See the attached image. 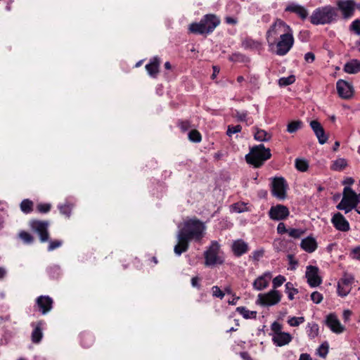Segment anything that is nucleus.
Instances as JSON below:
<instances>
[{
    "label": "nucleus",
    "mask_w": 360,
    "mask_h": 360,
    "mask_svg": "<svg viewBox=\"0 0 360 360\" xmlns=\"http://www.w3.org/2000/svg\"><path fill=\"white\" fill-rule=\"evenodd\" d=\"M269 51L278 56H285L293 47V30L284 20L276 18L265 34Z\"/></svg>",
    "instance_id": "obj_1"
},
{
    "label": "nucleus",
    "mask_w": 360,
    "mask_h": 360,
    "mask_svg": "<svg viewBox=\"0 0 360 360\" xmlns=\"http://www.w3.org/2000/svg\"><path fill=\"white\" fill-rule=\"evenodd\" d=\"M205 230L204 223L196 217L185 220L177 233L178 243L174 248V253L180 256L188 250L191 241L201 240Z\"/></svg>",
    "instance_id": "obj_2"
},
{
    "label": "nucleus",
    "mask_w": 360,
    "mask_h": 360,
    "mask_svg": "<svg viewBox=\"0 0 360 360\" xmlns=\"http://www.w3.org/2000/svg\"><path fill=\"white\" fill-rule=\"evenodd\" d=\"M339 19L338 8L326 5L314 9L309 17L310 22L314 25H330Z\"/></svg>",
    "instance_id": "obj_3"
},
{
    "label": "nucleus",
    "mask_w": 360,
    "mask_h": 360,
    "mask_svg": "<svg viewBox=\"0 0 360 360\" xmlns=\"http://www.w3.org/2000/svg\"><path fill=\"white\" fill-rule=\"evenodd\" d=\"M220 22L219 18L215 14H206L202 16L199 22L190 24L188 30L193 34L207 35L213 32Z\"/></svg>",
    "instance_id": "obj_4"
},
{
    "label": "nucleus",
    "mask_w": 360,
    "mask_h": 360,
    "mask_svg": "<svg viewBox=\"0 0 360 360\" xmlns=\"http://www.w3.org/2000/svg\"><path fill=\"white\" fill-rule=\"evenodd\" d=\"M271 157V150L265 148L264 144H259L250 148L249 153L245 155V160L254 167L259 168Z\"/></svg>",
    "instance_id": "obj_5"
},
{
    "label": "nucleus",
    "mask_w": 360,
    "mask_h": 360,
    "mask_svg": "<svg viewBox=\"0 0 360 360\" xmlns=\"http://www.w3.org/2000/svg\"><path fill=\"white\" fill-rule=\"evenodd\" d=\"M220 245L216 240H212L204 252L205 265L212 267L215 265H221L224 258L219 255Z\"/></svg>",
    "instance_id": "obj_6"
},
{
    "label": "nucleus",
    "mask_w": 360,
    "mask_h": 360,
    "mask_svg": "<svg viewBox=\"0 0 360 360\" xmlns=\"http://www.w3.org/2000/svg\"><path fill=\"white\" fill-rule=\"evenodd\" d=\"M288 185L286 180L282 177H274L271 184V192L274 197L280 200H285L287 197Z\"/></svg>",
    "instance_id": "obj_7"
},
{
    "label": "nucleus",
    "mask_w": 360,
    "mask_h": 360,
    "mask_svg": "<svg viewBox=\"0 0 360 360\" xmlns=\"http://www.w3.org/2000/svg\"><path fill=\"white\" fill-rule=\"evenodd\" d=\"M281 297L278 290H271L267 293L259 294L256 303L264 307L274 306L281 301Z\"/></svg>",
    "instance_id": "obj_8"
},
{
    "label": "nucleus",
    "mask_w": 360,
    "mask_h": 360,
    "mask_svg": "<svg viewBox=\"0 0 360 360\" xmlns=\"http://www.w3.org/2000/svg\"><path fill=\"white\" fill-rule=\"evenodd\" d=\"M354 277L352 274L345 272L340 278L337 285V293L341 297H346L352 290Z\"/></svg>",
    "instance_id": "obj_9"
},
{
    "label": "nucleus",
    "mask_w": 360,
    "mask_h": 360,
    "mask_svg": "<svg viewBox=\"0 0 360 360\" xmlns=\"http://www.w3.org/2000/svg\"><path fill=\"white\" fill-rule=\"evenodd\" d=\"M338 11H340L342 14V18L344 20L351 18L356 9V3L354 0H338L337 1Z\"/></svg>",
    "instance_id": "obj_10"
},
{
    "label": "nucleus",
    "mask_w": 360,
    "mask_h": 360,
    "mask_svg": "<svg viewBox=\"0 0 360 360\" xmlns=\"http://www.w3.org/2000/svg\"><path fill=\"white\" fill-rule=\"evenodd\" d=\"M323 323L334 333L340 334L345 330V328L342 326L335 313H330L326 315Z\"/></svg>",
    "instance_id": "obj_11"
},
{
    "label": "nucleus",
    "mask_w": 360,
    "mask_h": 360,
    "mask_svg": "<svg viewBox=\"0 0 360 360\" xmlns=\"http://www.w3.org/2000/svg\"><path fill=\"white\" fill-rule=\"evenodd\" d=\"M268 214L269 218L274 221H281L289 216L290 211L286 206L278 204L271 207Z\"/></svg>",
    "instance_id": "obj_12"
},
{
    "label": "nucleus",
    "mask_w": 360,
    "mask_h": 360,
    "mask_svg": "<svg viewBox=\"0 0 360 360\" xmlns=\"http://www.w3.org/2000/svg\"><path fill=\"white\" fill-rule=\"evenodd\" d=\"M31 228L39 234L41 243L48 241L49 236L48 232L49 222L46 221L34 220L31 222Z\"/></svg>",
    "instance_id": "obj_13"
},
{
    "label": "nucleus",
    "mask_w": 360,
    "mask_h": 360,
    "mask_svg": "<svg viewBox=\"0 0 360 360\" xmlns=\"http://www.w3.org/2000/svg\"><path fill=\"white\" fill-rule=\"evenodd\" d=\"M53 300L49 295H40L35 300L34 307L43 315L46 314L53 308Z\"/></svg>",
    "instance_id": "obj_14"
},
{
    "label": "nucleus",
    "mask_w": 360,
    "mask_h": 360,
    "mask_svg": "<svg viewBox=\"0 0 360 360\" xmlns=\"http://www.w3.org/2000/svg\"><path fill=\"white\" fill-rule=\"evenodd\" d=\"M336 89L339 96L344 99L352 97L354 90L352 86L343 79H339L336 83Z\"/></svg>",
    "instance_id": "obj_15"
},
{
    "label": "nucleus",
    "mask_w": 360,
    "mask_h": 360,
    "mask_svg": "<svg viewBox=\"0 0 360 360\" xmlns=\"http://www.w3.org/2000/svg\"><path fill=\"white\" fill-rule=\"evenodd\" d=\"M285 12L295 13L302 20H305L309 15L308 11L304 6L295 2L289 3L285 8Z\"/></svg>",
    "instance_id": "obj_16"
},
{
    "label": "nucleus",
    "mask_w": 360,
    "mask_h": 360,
    "mask_svg": "<svg viewBox=\"0 0 360 360\" xmlns=\"http://www.w3.org/2000/svg\"><path fill=\"white\" fill-rule=\"evenodd\" d=\"M241 46L244 49L256 51L259 53L264 50L262 42L250 37H245L241 39Z\"/></svg>",
    "instance_id": "obj_17"
},
{
    "label": "nucleus",
    "mask_w": 360,
    "mask_h": 360,
    "mask_svg": "<svg viewBox=\"0 0 360 360\" xmlns=\"http://www.w3.org/2000/svg\"><path fill=\"white\" fill-rule=\"evenodd\" d=\"M331 223L340 231L346 232L350 229L348 221L340 212L334 214L331 219Z\"/></svg>",
    "instance_id": "obj_18"
},
{
    "label": "nucleus",
    "mask_w": 360,
    "mask_h": 360,
    "mask_svg": "<svg viewBox=\"0 0 360 360\" xmlns=\"http://www.w3.org/2000/svg\"><path fill=\"white\" fill-rule=\"evenodd\" d=\"M318 274V267L311 265L307 267L306 277L307 278V282L311 287H316L321 283V279Z\"/></svg>",
    "instance_id": "obj_19"
},
{
    "label": "nucleus",
    "mask_w": 360,
    "mask_h": 360,
    "mask_svg": "<svg viewBox=\"0 0 360 360\" xmlns=\"http://www.w3.org/2000/svg\"><path fill=\"white\" fill-rule=\"evenodd\" d=\"M231 250L236 257H240L248 252L249 246L243 239H238L233 242Z\"/></svg>",
    "instance_id": "obj_20"
},
{
    "label": "nucleus",
    "mask_w": 360,
    "mask_h": 360,
    "mask_svg": "<svg viewBox=\"0 0 360 360\" xmlns=\"http://www.w3.org/2000/svg\"><path fill=\"white\" fill-rule=\"evenodd\" d=\"M310 126L316 134L320 144H323L328 141V136L326 135L325 131L321 123L317 120H312Z\"/></svg>",
    "instance_id": "obj_21"
},
{
    "label": "nucleus",
    "mask_w": 360,
    "mask_h": 360,
    "mask_svg": "<svg viewBox=\"0 0 360 360\" xmlns=\"http://www.w3.org/2000/svg\"><path fill=\"white\" fill-rule=\"evenodd\" d=\"M271 273L265 272L262 276L257 278L252 283L253 288L256 290L260 291L266 288L269 283L271 278Z\"/></svg>",
    "instance_id": "obj_22"
},
{
    "label": "nucleus",
    "mask_w": 360,
    "mask_h": 360,
    "mask_svg": "<svg viewBox=\"0 0 360 360\" xmlns=\"http://www.w3.org/2000/svg\"><path fill=\"white\" fill-rule=\"evenodd\" d=\"M300 247L305 252L312 253L317 249L318 245L314 237L307 236L302 240Z\"/></svg>",
    "instance_id": "obj_23"
},
{
    "label": "nucleus",
    "mask_w": 360,
    "mask_h": 360,
    "mask_svg": "<svg viewBox=\"0 0 360 360\" xmlns=\"http://www.w3.org/2000/svg\"><path fill=\"white\" fill-rule=\"evenodd\" d=\"M75 205V202L72 199L68 198L63 203L58 205V209L61 214L69 219L72 214V210Z\"/></svg>",
    "instance_id": "obj_24"
},
{
    "label": "nucleus",
    "mask_w": 360,
    "mask_h": 360,
    "mask_svg": "<svg viewBox=\"0 0 360 360\" xmlns=\"http://www.w3.org/2000/svg\"><path fill=\"white\" fill-rule=\"evenodd\" d=\"M44 322L42 321H39L37 323H32V326L34 328L31 334V340L32 342L34 344H38L41 342L43 338L42 333V326Z\"/></svg>",
    "instance_id": "obj_25"
},
{
    "label": "nucleus",
    "mask_w": 360,
    "mask_h": 360,
    "mask_svg": "<svg viewBox=\"0 0 360 360\" xmlns=\"http://www.w3.org/2000/svg\"><path fill=\"white\" fill-rule=\"evenodd\" d=\"M292 336L290 333L282 332L274 334L272 338V341L274 345L278 347H282L288 345L292 340Z\"/></svg>",
    "instance_id": "obj_26"
},
{
    "label": "nucleus",
    "mask_w": 360,
    "mask_h": 360,
    "mask_svg": "<svg viewBox=\"0 0 360 360\" xmlns=\"http://www.w3.org/2000/svg\"><path fill=\"white\" fill-rule=\"evenodd\" d=\"M160 60L158 56H154L150 60V62L146 64V70L152 77H156L159 72V68Z\"/></svg>",
    "instance_id": "obj_27"
},
{
    "label": "nucleus",
    "mask_w": 360,
    "mask_h": 360,
    "mask_svg": "<svg viewBox=\"0 0 360 360\" xmlns=\"http://www.w3.org/2000/svg\"><path fill=\"white\" fill-rule=\"evenodd\" d=\"M359 195L357 194L349 187L345 186L343 190V198H346V201L354 204L356 206L359 204Z\"/></svg>",
    "instance_id": "obj_28"
},
{
    "label": "nucleus",
    "mask_w": 360,
    "mask_h": 360,
    "mask_svg": "<svg viewBox=\"0 0 360 360\" xmlns=\"http://www.w3.org/2000/svg\"><path fill=\"white\" fill-rule=\"evenodd\" d=\"M343 70L348 74H356L360 72V61L353 59L345 63Z\"/></svg>",
    "instance_id": "obj_29"
},
{
    "label": "nucleus",
    "mask_w": 360,
    "mask_h": 360,
    "mask_svg": "<svg viewBox=\"0 0 360 360\" xmlns=\"http://www.w3.org/2000/svg\"><path fill=\"white\" fill-rule=\"evenodd\" d=\"M254 138L256 141L260 142L269 141L271 139V134L268 133L264 129L258 127L254 128Z\"/></svg>",
    "instance_id": "obj_30"
},
{
    "label": "nucleus",
    "mask_w": 360,
    "mask_h": 360,
    "mask_svg": "<svg viewBox=\"0 0 360 360\" xmlns=\"http://www.w3.org/2000/svg\"><path fill=\"white\" fill-rule=\"evenodd\" d=\"M306 330L307 335L310 339H314L319 335V326L315 322L308 323Z\"/></svg>",
    "instance_id": "obj_31"
},
{
    "label": "nucleus",
    "mask_w": 360,
    "mask_h": 360,
    "mask_svg": "<svg viewBox=\"0 0 360 360\" xmlns=\"http://www.w3.org/2000/svg\"><path fill=\"white\" fill-rule=\"evenodd\" d=\"M347 166V162L345 158H338L334 160L330 166V169L333 171H342Z\"/></svg>",
    "instance_id": "obj_32"
},
{
    "label": "nucleus",
    "mask_w": 360,
    "mask_h": 360,
    "mask_svg": "<svg viewBox=\"0 0 360 360\" xmlns=\"http://www.w3.org/2000/svg\"><path fill=\"white\" fill-rule=\"evenodd\" d=\"M236 311L238 312L245 319H256L257 311H250L245 307H238L236 308Z\"/></svg>",
    "instance_id": "obj_33"
},
{
    "label": "nucleus",
    "mask_w": 360,
    "mask_h": 360,
    "mask_svg": "<svg viewBox=\"0 0 360 360\" xmlns=\"http://www.w3.org/2000/svg\"><path fill=\"white\" fill-rule=\"evenodd\" d=\"M33 202L30 199H24L20 205V210L25 214H30L33 211Z\"/></svg>",
    "instance_id": "obj_34"
},
{
    "label": "nucleus",
    "mask_w": 360,
    "mask_h": 360,
    "mask_svg": "<svg viewBox=\"0 0 360 360\" xmlns=\"http://www.w3.org/2000/svg\"><path fill=\"white\" fill-rule=\"evenodd\" d=\"M355 207L356 205L354 204L346 201L345 198H342L340 202L337 205L338 210H344L346 214L349 212Z\"/></svg>",
    "instance_id": "obj_35"
},
{
    "label": "nucleus",
    "mask_w": 360,
    "mask_h": 360,
    "mask_svg": "<svg viewBox=\"0 0 360 360\" xmlns=\"http://www.w3.org/2000/svg\"><path fill=\"white\" fill-rule=\"evenodd\" d=\"M285 292L288 295V297L290 300L294 299V295L298 293V290L294 287V285L291 282H288L285 285Z\"/></svg>",
    "instance_id": "obj_36"
},
{
    "label": "nucleus",
    "mask_w": 360,
    "mask_h": 360,
    "mask_svg": "<svg viewBox=\"0 0 360 360\" xmlns=\"http://www.w3.org/2000/svg\"><path fill=\"white\" fill-rule=\"evenodd\" d=\"M328 350L329 344L327 341H325L317 348L316 354L322 358H326Z\"/></svg>",
    "instance_id": "obj_37"
},
{
    "label": "nucleus",
    "mask_w": 360,
    "mask_h": 360,
    "mask_svg": "<svg viewBox=\"0 0 360 360\" xmlns=\"http://www.w3.org/2000/svg\"><path fill=\"white\" fill-rule=\"evenodd\" d=\"M229 60L234 63H244L247 60L245 55L236 52L229 56Z\"/></svg>",
    "instance_id": "obj_38"
},
{
    "label": "nucleus",
    "mask_w": 360,
    "mask_h": 360,
    "mask_svg": "<svg viewBox=\"0 0 360 360\" xmlns=\"http://www.w3.org/2000/svg\"><path fill=\"white\" fill-rule=\"evenodd\" d=\"M295 82V77L291 75L288 77H281L278 79V85L280 86H286L293 84Z\"/></svg>",
    "instance_id": "obj_39"
},
{
    "label": "nucleus",
    "mask_w": 360,
    "mask_h": 360,
    "mask_svg": "<svg viewBox=\"0 0 360 360\" xmlns=\"http://www.w3.org/2000/svg\"><path fill=\"white\" fill-rule=\"evenodd\" d=\"M19 238L24 242L25 244H32L34 242V237L28 232L25 231H21L19 234Z\"/></svg>",
    "instance_id": "obj_40"
},
{
    "label": "nucleus",
    "mask_w": 360,
    "mask_h": 360,
    "mask_svg": "<svg viewBox=\"0 0 360 360\" xmlns=\"http://www.w3.org/2000/svg\"><path fill=\"white\" fill-rule=\"evenodd\" d=\"M302 125V122L300 120L292 121L290 122L287 126V131L289 133H295L299 130Z\"/></svg>",
    "instance_id": "obj_41"
},
{
    "label": "nucleus",
    "mask_w": 360,
    "mask_h": 360,
    "mask_svg": "<svg viewBox=\"0 0 360 360\" xmlns=\"http://www.w3.org/2000/svg\"><path fill=\"white\" fill-rule=\"evenodd\" d=\"M295 167L300 172H306L308 169V162L303 159L297 158L295 160Z\"/></svg>",
    "instance_id": "obj_42"
},
{
    "label": "nucleus",
    "mask_w": 360,
    "mask_h": 360,
    "mask_svg": "<svg viewBox=\"0 0 360 360\" xmlns=\"http://www.w3.org/2000/svg\"><path fill=\"white\" fill-rule=\"evenodd\" d=\"M188 139L192 142L200 143L202 140V136L198 130L193 129L188 133Z\"/></svg>",
    "instance_id": "obj_43"
},
{
    "label": "nucleus",
    "mask_w": 360,
    "mask_h": 360,
    "mask_svg": "<svg viewBox=\"0 0 360 360\" xmlns=\"http://www.w3.org/2000/svg\"><path fill=\"white\" fill-rule=\"evenodd\" d=\"M304 316H292L290 317L288 320V323L292 327H297L304 322Z\"/></svg>",
    "instance_id": "obj_44"
},
{
    "label": "nucleus",
    "mask_w": 360,
    "mask_h": 360,
    "mask_svg": "<svg viewBox=\"0 0 360 360\" xmlns=\"http://www.w3.org/2000/svg\"><path fill=\"white\" fill-rule=\"evenodd\" d=\"M80 339H81V343H82V346L84 347H90L93 342V339H92L91 336L88 334H85V333L82 334L80 335Z\"/></svg>",
    "instance_id": "obj_45"
},
{
    "label": "nucleus",
    "mask_w": 360,
    "mask_h": 360,
    "mask_svg": "<svg viewBox=\"0 0 360 360\" xmlns=\"http://www.w3.org/2000/svg\"><path fill=\"white\" fill-rule=\"evenodd\" d=\"M349 31L357 34L360 35V20L356 19L352 22L349 25Z\"/></svg>",
    "instance_id": "obj_46"
},
{
    "label": "nucleus",
    "mask_w": 360,
    "mask_h": 360,
    "mask_svg": "<svg viewBox=\"0 0 360 360\" xmlns=\"http://www.w3.org/2000/svg\"><path fill=\"white\" fill-rule=\"evenodd\" d=\"M176 124L182 132H186L191 128V122L189 120H179Z\"/></svg>",
    "instance_id": "obj_47"
},
{
    "label": "nucleus",
    "mask_w": 360,
    "mask_h": 360,
    "mask_svg": "<svg viewBox=\"0 0 360 360\" xmlns=\"http://www.w3.org/2000/svg\"><path fill=\"white\" fill-rule=\"evenodd\" d=\"M51 208L50 203H39L37 206V210L41 214L48 213Z\"/></svg>",
    "instance_id": "obj_48"
},
{
    "label": "nucleus",
    "mask_w": 360,
    "mask_h": 360,
    "mask_svg": "<svg viewBox=\"0 0 360 360\" xmlns=\"http://www.w3.org/2000/svg\"><path fill=\"white\" fill-rule=\"evenodd\" d=\"M285 276H282V275H278L277 276H276L274 279H273V281H272V284H273V288H274V290H276V288L280 287L281 285H283V283L285 281Z\"/></svg>",
    "instance_id": "obj_49"
},
{
    "label": "nucleus",
    "mask_w": 360,
    "mask_h": 360,
    "mask_svg": "<svg viewBox=\"0 0 360 360\" xmlns=\"http://www.w3.org/2000/svg\"><path fill=\"white\" fill-rule=\"evenodd\" d=\"M242 130V127L240 124H237L235 126L233 125H229L226 134L229 136H231L232 134L240 132Z\"/></svg>",
    "instance_id": "obj_50"
},
{
    "label": "nucleus",
    "mask_w": 360,
    "mask_h": 360,
    "mask_svg": "<svg viewBox=\"0 0 360 360\" xmlns=\"http://www.w3.org/2000/svg\"><path fill=\"white\" fill-rule=\"evenodd\" d=\"M288 233L292 238H299L304 233V231L300 229H290L288 231Z\"/></svg>",
    "instance_id": "obj_51"
},
{
    "label": "nucleus",
    "mask_w": 360,
    "mask_h": 360,
    "mask_svg": "<svg viewBox=\"0 0 360 360\" xmlns=\"http://www.w3.org/2000/svg\"><path fill=\"white\" fill-rule=\"evenodd\" d=\"M323 299V295L318 291H314L311 294V300L315 304L321 303Z\"/></svg>",
    "instance_id": "obj_52"
},
{
    "label": "nucleus",
    "mask_w": 360,
    "mask_h": 360,
    "mask_svg": "<svg viewBox=\"0 0 360 360\" xmlns=\"http://www.w3.org/2000/svg\"><path fill=\"white\" fill-rule=\"evenodd\" d=\"M62 240H51L48 246V251L51 252L56 248H58L62 245Z\"/></svg>",
    "instance_id": "obj_53"
},
{
    "label": "nucleus",
    "mask_w": 360,
    "mask_h": 360,
    "mask_svg": "<svg viewBox=\"0 0 360 360\" xmlns=\"http://www.w3.org/2000/svg\"><path fill=\"white\" fill-rule=\"evenodd\" d=\"M212 296L215 297H219L221 300L224 298V293L221 291V290L217 285H214L212 288Z\"/></svg>",
    "instance_id": "obj_54"
},
{
    "label": "nucleus",
    "mask_w": 360,
    "mask_h": 360,
    "mask_svg": "<svg viewBox=\"0 0 360 360\" xmlns=\"http://www.w3.org/2000/svg\"><path fill=\"white\" fill-rule=\"evenodd\" d=\"M59 267L57 266H50L47 269V272L52 278L58 277L59 274Z\"/></svg>",
    "instance_id": "obj_55"
},
{
    "label": "nucleus",
    "mask_w": 360,
    "mask_h": 360,
    "mask_svg": "<svg viewBox=\"0 0 360 360\" xmlns=\"http://www.w3.org/2000/svg\"><path fill=\"white\" fill-rule=\"evenodd\" d=\"M350 257L353 259H356L360 262V246H357L352 250L350 252Z\"/></svg>",
    "instance_id": "obj_56"
},
{
    "label": "nucleus",
    "mask_w": 360,
    "mask_h": 360,
    "mask_svg": "<svg viewBox=\"0 0 360 360\" xmlns=\"http://www.w3.org/2000/svg\"><path fill=\"white\" fill-rule=\"evenodd\" d=\"M271 328L272 331H274V334H277L278 333H282V331H281L282 326L276 321H274L271 324Z\"/></svg>",
    "instance_id": "obj_57"
},
{
    "label": "nucleus",
    "mask_w": 360,
    "mask_h": 360,
    "mask_svg": "<svg viewBox=\"0 0 360 360\" xmlns=\"http://www.w3.org/2000/svg\"><path fill=\"white\" fill-rule=\"evenodd\" d=\"M224 22L228 25H235L238 23V18L232 16H226L224 18Z\"/></svg>",
    "instance_id": "obj_58"
},
{
    "label": "nucleus",
    "mask_w": 360,
    "mask_h": 360,
    "mask_svg": "<svg viewBox=\"0 0 360 360\" xmlns=\"http://www.w3.org/2000/svg\"><path fill=\"white\" fill-rule=\"evenodd\" d=\"M248 83L252 84L253 86H257L259 77L255 75H250L248 77Z\"/></svg>",
    "instance_id": "obj_59"
},
{
    "label": "nucleus",
    "mask_w": 360,
    "mask_h": 360,
    "mask_svg": "<svg viewBox=\"0 0 360 360\" xmlns=\"http://www.w3.org/2000/svg\"><path fill=\"white\" fill-rule=\"evenodd\" d=\"M288 229L285 227V225L283 222H280L277 226V232L279 234H283L288 232Z\"/></svg>",
    "instance_id": "obj_60"
},
{
    "label": "nucleus",
    "mask_w": 360,
    "mask_h": 360,
    "mask_svg": "<svg viewBox=\"0 0 360 360\" xmlns=\"http://www.w3.org/2000/svg\"><path fill=\"white\" fill-rule=\"evenodd\" d=\"M191 285L193 287L196 288L198 289L200 288V278L198 276H194L191 278Z\"/></svg>",
    "instance_id": "obj_61"
},
{
    "label": "nucleus",
    "mask_w": 360,
    "mask_h": 360,
    "mask_svg": "<svg viewBox=\"0 0 360 360\" xmlns=\"http://www.w3.org/2000/svg\"><path fill=\"white\" fill-rule=\"evenodd\" d=\"M352 314V312L351 310H349V309L344 310L343 314H342V319H343L344 321L347 322V321H349Z\"/></svg>",
    "instance_id": "obj_62"
},
{
    "label": "nucleus",
    "mask_w": 360,
    "mask_h": 360,
    "mask_svg": "<svg viewBox=\"0 0 360 360\" xmlns=\"http://www.w3.org/2000/svg\"><path fill=\"white\" fill-rule=\"evenodd\" d=\"M304 60L308 63H312L315 60V56L312 52H308L304 55Z\"/></svg>",
    "instance_id": "obj_63"
},
{
    "label": "nucleus",
    "mask_w": 360,
    "mask_h": 360,
    "mask_svg": "<svg viewBox=\"0 0 360 360\" xmlns=\"http://www.w3.org/2000/svg\"><path fill=\"white\" fill-rule=\"evenodd\" d=\"M239 355L243 359V360H252V357L248 352H241L239 353Z\"/></svg>",
    "instance_id": "obj_64"
}]
</instances>
